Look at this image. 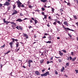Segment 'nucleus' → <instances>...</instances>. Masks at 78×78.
Listing matches in <instances>:
<instances>
[{
  "instance_id": "8",
  "label": "nucleus",
  "mask_w": 78,
  "mask_h": 78,
  "mask_svg": "<svg viewBox=\"0 0 78 78\" xmlns=\"http://www.w3.org/2000/svg\"><path fill=\"white\" fill-rule=\"evenodd\" d=\"M23 34V36L25 37L26 39H28V36L27 34L24 33Z\"/></svg>"
},
{
  "instance_id": "1",
  "label": "nucleus",
  "mask_w": 78,
  "mask_h": 78,
  "mask_svg": "<svg viewBox=\"0 0 78 78\" xmlns=\"http://www.w3.org/2000/svg\"><path fill=\"white\" fill-rule=\"evenodd\" d=\"M6 19L5 18L3 19V21L4 22V23H5L7 25H8V23H11V24H13V25H16V23H14V22H9L8 21H5Z\"/></svg>"
},
{
  "instance_id": "16",
  "label": "nucleus",
  "mask_w": 78,
  "mask_h": 78,
  "mask_svg": "<svg viewBox=\"0 0 78 78\" xmlns=\"http://www.w3.org/2000/svg\"><path fill=\"white\" fill-rule=\"evenodd\" d=\"M41 1L43 3H45L47 1V0H41Z\"/></svg>"
},
{
  "instance_id": "19",
  "label": "nucleus",
  "mask_w": 78,
  "mask_h": 78,
  "mask_svg": "<svg viewBox=\"0 0 78 78\" xmlns=\"http://www.w3.org/2000/svg\"><path fill=\"white\" fill-rule=\"evenodd\" d=\"M76 59V57H75L74 58H73L72 59V61H75V59Z\"/></svg>"
},
{
  "instance_id": "50",
  "label": "nucleus",
  "mask_w": 78,
  "mask_h": 78,
  "mask_svg": "<svg viewBox=\"0 0 78 78\" xmlns=\"http://www.w3.org/2000/svg\"><path fill=\"white\" fill-rule=\"evenodd\" d=\"M3 67V65H1V70H2V68Z\"/></svg>"
},
{
  "instance_id": "57",
  "label": "nucleus",
  "mask_w": 78,
  "mask_h": 78,
  "mask_svg": "<svg viewBox=\"0 0 78 78\" xmlns=\"http://www.w3.org/2000/svg\"><path fill=\"white\" fill-rule=\"evenodd\" d=\"M55 58H56L57 59H58V58H60V57H56V56H55Z\"/></svg>"
},
{
  "instance_id": "17",
  "label": "nucleus",
  "mask_w": 78,
  "mask_h": 78,
  "mask_svg": "<svg viewBox=\"0 0 78 78\" xmlns=\"http://www.w3.org/2000/svg\"><path fill=\"white\" fill-rule=\"evenodd\" d=\"M34 22L35 24H36L37 23H38V21H37L36 20H35Z\"/></svg>"
},
{
  "instance_id": "22",
  "label": "nucleus",
  "mask_w": 78,
  "mask_h": 78,
  "mask_svg": "<svg viewBox=\"0 0 78 78\" xmlns=\"http://www.w3.org/2000/svg\"><path fill=\"white\" fill-rule=\"evenodd\" d=\"M51 41H48L46 42V43H49V44H51Z\"/></svg>"
},
{
  "instance_id": "59",
  "label": "nucleus",
  "mask_w": 78,
  "mask_h": 78,
  "mask_svg": "<svg viewBox=\"0 0 78 78\" xmlns=\"http://www.w3.org/2000/svg\"><path fill=\"white\" fill-rule=\"evenodd\" d=\"M49 63H50V62H49V61H48L47 62V64H49Z\"/></svg>"
},
{
  "instance_id": "23",
  "label": "nucleus",
  "mask_w": 78,
  "mask_h": 78,
  "mask_svg": "<svg viewBox=\"0 0 78 78\" xmlns=\"http://www.w3.org/2000/svg\"><path fill=\"white\" fill-rule=\"evenodd\" d=\"M44 19H47V15H44Z\"/></svg>"
},
{
  "instance_id": "46",
  "label": "nucleus",
  "mask_w": 78,
  "mask_h": 78,
  "mask_svg": "<svg viewBox=\"0 0 78 78\" xmlns=\"http://www.w3.org/2000/svg\"><path fill=\"white\" fill-rule=\"evenodd\" d=\"M71 55H72V56H73V52H71Z\"/></svg>"
},
{
  "instance_id": "51",
  "label": "nucleus",
  "mask_w": 78,
  "mask_h": 78,
  "mask_svg": "<svg viewBox=\"0 0 78 78\" xmlns=\"http://www.w3.org/2000/svg\"><path fill=\"white\" fill-rule=\"evenodd\" d=\"M74 2H76H76L77 3H78V0H74Z\"/></svg>"
},
{
  "instance_id": "9",
  "label": "nucleus",
  "mask_w": 78,
  "mask_h": 78,
  "mask_svg": "<svg viewBox=\"0 0 78 78\" xmlns=\"http://www.w3.org/2000/svg\"><path fill=\"white\" fill-rule=\"evenodd\" d=\"M17 13H18V12H17V11H16V10H15L14 12H13L12 15H13L15 14H17Z\"/></svg>"
},
{
  "instance_id": "6",
  "label": "nucleus",
  "mask_w": 78,
  "mask_h": 78,
  "mask_svg": "<svg viewBox=\"0 0 78 78\" xmlns=\"http://www.w3.org/2000/svg\"><path fill=\"white\" fill-rule=\"evenodd\" d=\"M63 24H64V25H66V26L67 27H68L69 25V23H67V21L64 22L63 23Z\"/></svg>"
},
{
  "instance_id": "32",
  "label": "nucleus",
  "mask_w": 78,
  "mask_h": 78,
  "mask_svg": "<svg viewBox=\"0 0 78 78\" xmlns=\"http://www.w3.org/2000/svg\"><path fill=\"white\" fill-rule=\"evenodd\" d=\"M12 28H13V29H14L15 28V27L14 26V25H13L12 26Z\"/></svg>"
},
{
  "instance_id": "15",
  "label": "nucleus",
  "mask_w": 78,
  "mask_h": 78,
  "mask_svg": "<svg viewBox=\"0 0 78 78\" xmlns=\"http://www.w3.org/2000/svg\"><path fill=\"white\" fill-rule=\"evenodd\" d=\"M73 18L75 19V20L78 19V17H77V16H76L73 15Z\"/></svg>"
},
{
  "instance_id": "63",
  "label": "nucleus",
  "mask_w": 78,
  "mask_h": 78,
  "mask_svg": "<svg viewBox=\"0 0 78 78\" xmlns=\"http://www.w3.org/2000/svg\"><path fill=\"white\" fill-rule=\"evenodd\" d=\"M63 71H64V70L63 69H61V72H63Z\"/></svg>"
},
{
  "instance_id": "25",
  "label": "nucleus",
  "mask_w": 78,
  "mask_h": 78,
  "mask_svg": "<svg viewBox=\"0 0 78 78\" xmlns=\"http://www.w3.org/2000/svg\"><path fill=\"white\" fill-rule=\"evenodd\" d=\"M62 51H63L64 52V53H66V52L67 51H66L64 50H62Z\"/></svg>"
},
{
  "instance_id": "42",
  "label": "nucleus",
  "mask_w": 78,
  "mask_h": 78,
  "mask_svg": "<svg viewBox=\"0 0 78 78\" xmlns=\"http://www.w3.org/2000/svg\"><path fill=\"white\" fill-rule=\"evenodd\" d=\"M24 6H25V5H24L23 4V5H21V7H22L23 8H24V7H25Z\"/></svg>"
},
{
  "instance_id": "26",
  "label": "nucleus",
  "mask_w": 78,
  "mask_h": 78,
  "mask_svg": "<svg viewBox=\"0 0 78 78\" xmlns=\"http://www.w3.org/2000/svg\"><path fill=\"white\" fill-rule=\"evenodd\" d=\"M5 46V44H4V45L2 46L1 47V48H3Z\"/></svg>"
},
{
  "instance_id": "35",
  "label": "nucleus",
  "mask_w": 78,
  "mask_h": 78,
  "mask_svg": "<svg viewBox=\"0 0 78 78\" xmlns=\"http://www.w3.org/2000/svg\"><path fill=\"white\" fill-rule=\"evenodd\" d=\"M68 35L70 37H72V35H70V34H68Z\"/></svg>"
},
{
  "instance_id": "54",
  "label": "nucleus",
  "mask_w": 78,
  "mask_h": 78,
  "mask_svg": "<svg viewBox=\"0 0 78 78\" xmlns=\"http://www.w3.org/2000/svg\"><path fill=\"white\" fill-rule=\"evenodd\" d=\"M75 71H76V73H78V70H76Z\"/></svg>"
},
{
  "instance_id": "7",
  "label": "nucleus",
  "mask_w": 78,
  "mask_h": 78,
  "mask_svg": "<svg viewBox=\"0 0 78 78\" xmlns=\"http://www.w3.org/2000/svg\"><path fill=\"white\" fill-rule=\"evenodd\" d=\"M13 44V42L12 41L9 43V45H10L11 48H12V47H13V46H12Z\"/></svg>"
},
{
  "instance_id": "2",
  "label": "nucleus",
  "mask_w": 78,
  "mask_h": 78,
  "mask_svg": "<svg viewBox=\"0 0 78 78\" xmlns=\"http://www.w3.org/2000/svg\"><path fill=\"white\" fill-rule=\"evenodd\" d=\"M62 27H63V28H64L66 31H67V30H68V31H73V32L74 31V30L72 29H69V28L68 27H67V28L65 27L62 24Z\"/></svg>"
},
{
  "instance_id": "56",
  "label": "nucleus",
  "mask_w": 78,
  "mask_h": 78,
  "mask_svg": "<svg viewBox=\"0 0 78 78\" xmlns=\"http://www.w3.org/2000/svg\"><path fill=\"white\" fill-rule=\"evenodd\" d=\"M16 28H17V29L18 30H19V27L18 26H17L16 27Z\"/></svg>"
},
{
  "instance_id": "55",
  "label": "nucleus",
  "mask_w": 78,
  "mask_h": 78,
  "mask_svg": "<svg viewBox=\"0 0 78 78\" xmlns=\"http://www.w3.org/2000/svg\"><path fill=\"white\" fill-rule=\"evenodd\" d=\"M47 26H48V27H50V25H49V24H48L47 25Z\"/></svg>"
},
{
  "instance_id": "4",
  "label": "nucleus",
  "mask_w": 78,
  "mask_h": 78,
  "mask_svg": "<svg viewBox=\"0 0 78 78\" xmlns=\"http://www.w3.org/2000/svg\"><path fill=\"white\" fill-rule=\"evenodd\" d=\"M17 5H18V8H20V7H21V5L22 4L20 2V1H19V0L18 1H17Z\"/></svg>"
},
{
  "instance_id": "39",
  "label": "nucleus",
  "mask_w": 78,
  "mask_h": 78,
  "mask_svg": "<svg viewBox=\"0 0 78 78\" xmlns=\"http://www.w3.org/2000/svg\"><path fill=\"white\" fill-rule=\"evenodd\" d=\"M55 73L56 75H58V72H57V71H55Z\"/></svg>"
},
{
  "instance_id": "47",
  "label": "nucleus",
  "mask_w": 78,
  "mask_h": 78,
  "mask_svg": "<svg viewBox=\"0 0 78 78\" xmlns=\"http://www.w3.org/2000/svg\"><path fill=\"white\" fill-rule=\"evenodd\" d=\"M69 59L70 60H72V57L70 56L69 57Z\"/></svg>"
},
{
  "instance_id": "21",
  "label": "nucleus",
  "mask_w": 78,
  "mask_h": 78,
  "mask_svg": "<svg viewBox=\"0 0 78 78\" xmlns=\"http://www.w3.org/2000/svg\"><path fill=\"white\" fill-rule=\"evenodd\" d=\"M9 53H11V51H7L6 53H5V55H7V54H8Z\"/></svg>"
},
{
  "instance_id": "36",
  "label": "nucleus",
  "mask_w": 78,
  "mask_h": 78,
  "mask_svg": "<svg viewBox=\"0 0 78 78\" xmlns=\"http://www.w3.org/2000/svg\"><path fill=\"white\" fill-rule=\"evenodd\" d=\"M41 9L42 11H45V9L43 7L41 8Z\"/></svg>"
},
{
  "instance_id": "12",
  "label": "nucleus",
  "mask_w": 78,
  "mask_h": 78,
  "mask_svg": "<svg viewBox=\"0 0 78 78\" xmlns=\"http://www.w3.org/2000/svg\"><path fill=\"white\" fill-rule=\"evenodd\" d=\"M16 22H22V20H21L20 19H18L17 20H16Z\"/></svg>"
},
{
  "instance_id": "61",
  "label": "nucleus",
  "mask_w": 78,
  "mask_h": 78,
  "mask_svg": "<svg viewBox=\"0 0 78 78\" xmlns=\"http://www.w3.org/2000/svg\"><path fill=\"white\" fill-rule=\"evenodd\" d=\"M48 19H51V16H49Z\"/></svg>"
},
{
  "instance_id": "48",
  "label": "nucleus",
  "mask_w": 78,
  "mask_h": 78,
  "mask_svg": "<svg viewBox=\"0 0 78 78\" xmlns=\"http://www.w3.org/2000/svg\"><path fill=\"white\" fill-rule=\"evenodd\" d=\"M2 6H3V4H0V8H1Z\"/></svg>"
},
{
  "instance_id": "64",
  "label": "nucleus",
  "mask_w": 78,
  "mask_h": 78,
  "mask_svg": "<svg viewBox=\"0 0 78 78\" xmlns=\"http://www.w3.org/2000/svg\"><path fill=\"white\" fill-rule=\"evenodd\" d=\"M76 25H78V22L76 23Z\"/></svg>"
},
{
  "instance_id": "44",
  "label": "nucleus",
  "mask_w": 78,
  "mask_h": 78,
  "mask_svg": "<svg viewBox=\"0 0 78 78\" xmlns=\"http://www.w3.org/2000/svg\"><path fill=\"white\" fill-rule=\"evenodd\" d=\"M45 38H46V36H44L43 37H42V39H45Z\"/></svg>"
},
{
  "instance_id": "27",
  "label": "nucleus",
  "mask_w": 78,
  "mask_h": 78,
  "mask_svg": "<svg viewBox=\"0 0 78 78\" xmlns=\"http://www.w3.org/2000/svg\"><path fill=\"white\" fill-rule=\"evenodd\" d=\"M13 9H15V8H16V5H13Z\"/></svg>"
},
{
  "instance_id": "24",
  "label": "nucleus",
  "mask_w": 78,
  "mask_h": 78,
  "mask_svg": "<svg viewBox=\"0 0 78 78\" xmlns=\"http://www.w3.org/2000/svg\"><path fill=\"white\" fill-rule=\"evenodd\" d=\"M57 23H59V25H61V22L59 21H58Z\"/></svg>"
},
{
  "instance_id": "31",
  "label": "nucleus",
  "mask_w": 78,
  "mask_h": 78,
  "mask_svg": "<svg viewBox=\"0 0 78 78\" xmlns=\"http://www.w3.org/2000/svg\"><path fill=\"white\" fill-rule=\"evenodd\" d=\"M61 15H62V16H64V14L63 13H62V12H61Z\"/></svg>"
},
{
  "instance_id": "37",
  "label": "nucleus",
  "mask_w": 78,
  "mask_h": 78,
  "mask_svg": "<svg viewBox=\"0 0 78 78\" xmlns=\"http://www.w3.org/2000/svg\"><path fill=\"white\" fill-rule=\"evenodd\" d=\"M58 61L59 62H62V60H61V59H59L58 60Z\"/></svg>"
},
{
  "instance_id": "33",
  "label": "nucleus",
  "mask_w": 78,
  "mask_h": 78,
  "mask_svg": "<svg viewBox=\"0 0 78 78\" xmlns=\"http://www.w3.org/2000/svg\"><path fill=\"white\" fill-rule=\"evenodd\" d=\"M60 11H61L60 12H62L63 11V9H60Z\"/></svg>"
},
{
  "instance_id": "11",
  "label": "nucleus",
  "mask_w": 78,
  "mask_h": 78,
  "mask_svg": "<svg viewBox=\"0 0 78 78\" xmlns=\"http://www.w3.org/2000/svg\"><path fill=\"white\" fill-rule=\"evenodd\" d=\"M59 54L61 56H62V55H63V53L61 52V51H59Z\"/></svg>"
},
{
  "instance_id": "38",
  "label": "nucleus",
  "mask_w": 78,
  "mask_h": 78,
  "mask_svg": "<svg viewBox=\"0 0 78 78\" xmlns=\"http://www.w3.org/2000/svg\"><path fill=\"white\" fill-rule=\"evenodd\" d=\"M41 14H43V16H44L45 15V13L44 12H41Z\"/></svg>"
},
{
  "instance_id": "20",
  "label": "nucleus",
  "mask_w": 78,
  "mask_h": 78,
  "mask_svg": "<svg viewBox=\"0 0 78 78\" xmlns=\"http://www.w3.org/2000/svg\"><path fill=\"white\" fill-rule=\"evenodd\" d=\"M19 50H20V48L16 49L15 51L16 52H18V51Z\"/></svg>"
},
{
  "instance_id": "45",
  "label": "nucleus",
  "mask_w": 78,
  "mask_h": 78,
  "mask_svg": "<svg viewBox=\"0 0 78 78\" xmlns=\"http://www.w3.org/2000/svg\"><path fill=\"white\" fill-rule=\"evenodd\" d=\"M53 25H56V22H54V23H53Z\"/></svg>"
},
{
  "instance_id": "29",
  "label": "nucleus",
  "mask_w": 78,
  "mask_h": 78,
  "mask_svg": "<svg viewBox=\"0 0 78 78\" xmlns=\"http://www.w3.org/2000/svg\"><path fill=\"white\" fill-rule=\"evenodd\" d=\"M44 60H42L41 61V64L43 63L44 62Z\"/></svg>"
},
{
  "instance_id": "5",
  "label": "nucleus",
  "mask_w": 78,
  "mask_h": 78,
  "mask_svg": "<svg viewBox=\"0 0 78 78\" xmlns=\"http://www.w3.org/2000/svg\"><path fill=\"white\" fill-rule=\"evenodd\" d=\"M4 6H8L9 5H10V3H9V2L8 1H6L4 4Z\"/></svg>"
},
{
  "instance_id": "41",
  "label": "nucleus",
  "mask_w": 78,
  "mask_h": 78,
  "mask_svg": "<svg viewBox=\"0 0 78 78\" xmlns=\"http://www.w3.org/2000/svg\"><path fill=\"white\" fill-rule=\"evenodd\" d=\"M45 70H46V69H44L42 70V72H44V71H45Z\"/></svg>"
},
{
  "instance_id": "3",
  "label": "nucleus",
  "mask_w": 78,
  "mask_h": 78,
  "mask_svg": "<svg viewBox=\"0 0 78 78\" xmlns=\"http://www.w3.org/2000/svg\"><path fill=\"white\" fill-rule=\"evenodd\" d=\"M47 75H50V73L48 71L46 72L44 74H41V76H47Z\"/></svg>"
},
{
  "instance_id": "62",
  "label": "nucleus",
  "mask_w": 78,
  "mask_h": 78,
  "mask_svg": "<svg viewBox=\"0 0 78 78\" xmlns=\"http://www.w3.org/2000/svg\"><path fill=\"white\" fill-rule=\"evenodd\" d=\"M32 20H34V19L33 18H31Z\"/></svg>"
},
{
  "instance_id": "40",
  "label": "nucleus",
  "mask_w": 78,
  "mask_h": 78,
  "mask_svg": "<svg viewBox=\"0 0 78 78\" xmlns=\"http://www.w3.org/2000/svg\"><path fill=\"white\" fill-rule=\"evenodd\" d=\"M55 10V9L53 8H52V12H54V11Z\"/></svg>"
},
{
  "instance_id": "30",
  "label": "nucleus",
  "mask_w": 78,
  "mask_h": 78,
  "mask_svg": "<svg viewBox=\"0 0 78 78\" xmlns=\"http://www.w3.org/2000/svg\"><path fill=\"white\" fill-rule=\"evenodd\" d=\"M12 42H15V40L14 38H12Z\"/></svg>"
},
{
  "instance_id": "13",
  "label": "nucleus",
  "mask_w": 78,
  "mask_h": 78,
  "mask_svg": "<svg viewBox=\"0 0 78 78\" xmlns=\"http://www.w3.org/2000/svg\"><path fill=\"white\" fill-rule=\"evenodd\" d=\"M33 60H29L28 61V64H31V63H33Z\"/></svg>"
},
{
  "instance_id": "49",
  "label": "nucleus",
  "mask_w": 78,
  "mask_h": 78,
  "mask_svg": "<svg viewBox=\"0 0 78 78\" xmlns=\"http://www.w3.org/2000/svg\"><path fill=\"white\" fill-rule=\"evenodd\" d=\"M35 11H37V12H39V11H39V10L38 9L36 10Z\"/></svg>"
},
{
  "instance_id": "60",
  "label": "nucleus",
  "mask_w": 78,
  "mask_h": 78,
  "mask_svg": "<svg viewBox=\"0 0 78 78\" xmlns=\"http://www.w3.org/2000/svg\"><path fill=\"white\" fill-rule=\"evenodd\" d=\"M66 59H67V60H68L69 61V57H67V58H66Z\"/></svg>"
},
{
  "instance_id": "52",
  "label": "nucleus",
  "mask_w": 78,
  "mask_h": 78,
  "mask_svg": "<svg viewBox=\"0 0 78 78\" xmlns=\"http://www.w3.org/2000/svg\"><path fill=\"white\" fill-rule=\"evenodd\" d=\"M18 41H19V40H17V39H15V41H16V42Z\"/></svg>"
},
{
  "instance_id": "43",
  "label": "nucleus",
  "mask_w": 78,
  "mask_h": 78,
  "mask_svg": "<svg viewBox=\"0 0 78 78\" xmlns=\"http://www.w3.org/2000/svg\"><path fill=\"white\" fill-rule=\"evenodd\" d=\"M28 66L29 67H31V63H29Z\"/></svg>"
},
{
  "instance_id": "34",
  "label": "nucleus",
  "mask_w": 78,
  "mask_h": 78,
  "mask_svg": "<svg viewBox=\"0 0 78 78\" xmlns=\"http://www.w3.org/2000/svg\"><path fill=\"white\" fill-rule=\"evenodd\" d=\"M19 28L20 30H22V27H21V26L19 27Z\"/></svg>"
},
{
  "instance_id": "14",
  "label": "nucleus",
  "mask_w": 78,
  "mask_h": 78,
  "mask_svg": "<svg viewBox=\"0 0 78 78\" xmlns=\"http://www.w3.org/2000/svg\"><path fill=\"white\" fill-rule=\"evenodd\" d=\"M16 45V48H17V47L19 46V43L18 42H17Z\"/></svg>"
},
{
  "instance_id": "28",
  "label": "nucleus",
  "mask_w": 78,
  "mask_h": 78,
  "mask_svg": "<svg viewBox=\"0 0 78 78\" xmlns=\"http://www.w3.org/2000/svg\"><path fill=\"white\" fill-rule=\"evenodd\" d=\"M67 5H68L69 6H71V4H70V2H69L68 3Z\"/></svg>"
},
{
  "instance_id": "53",
  "label": "nucleus",
  "mask_w": 78,
  "mask_h": 78,
  "mask_svg": "<svg viewBox=\"0 0 78 78\" xmlns=\"http://www.w3.org/2000/svg\"><path fill=\"white\" fill-rule=\"evenodd\" d=\"M29 7L31 9H32V6L30 5L29 6Z\"/></svg>"
},
{
  "instance_id": "18",
  "label": "nucleus",
  "mask_w": 78,
  "mask_h": 78,
  "mask_svg": "<svg viewBox=\"0 0 78 78\" xmlns=\"http://www.w3.org/2000/svg\"><path fill=\"white\" fill-rule=\"evenodd\" d=\"M70 63H69V62H68V63H67L66 64V66H69V64Z\"/></svg>"
},
{
  "instance_id": "10",
  "label": "nucleus",
  "mask_w": 78,
  "mask_h": 78,
  "mask_svg": "<svg viewBox=\"0 0 78 78\" xmlns=\"http://www.w3.org/2000/svg\"><path fill=\"white\" fill-rule=\"evenodd\" d=\"M35 73L37 75H40V73L37 71L35 72Z\"/></svg>"
},
{
  "instance_id": "58",
  "label": "nucleus",
  "mask_w": 78,
  "mask_h": 78,
  "mask_svg": "<svg viewBox=\"0 0 78 78\" xmlns=\"http://www.w3.org/2000/svg\"><path fill=\"white\" fill-rule=\"evenodd\" d=\"M53 57H51V60H53Z\"/></svg>"
}]
</instances>
